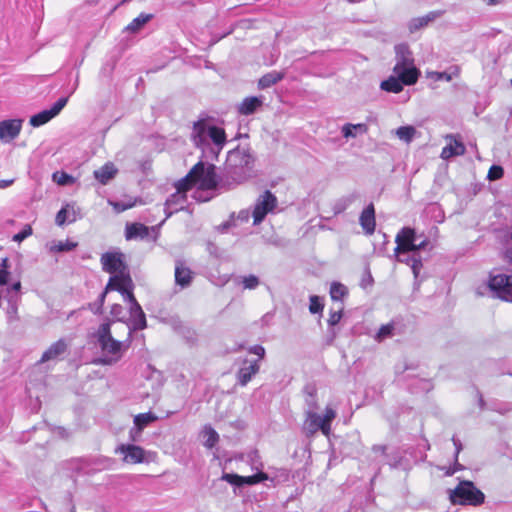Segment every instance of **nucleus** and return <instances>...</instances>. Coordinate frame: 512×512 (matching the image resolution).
Segmentation results:
<instances>
[{
	"label": "nucleus",
	"instance_id": "nucleus-1",
	"mask_svg": "<svg viewBox=\"0 0 512 512\" xmlns=\"http://www.w3.org/2000/svg\"><path fill=\"white\" fill-rule=\"evenodd\" d=\"M253 161V156L246 148H236L230 151L221 173V184L227 186V189H231L243 183L250 176Z\"/></svg>",
	"mask_w": 512,
	"mask_h": 512
},
{
	"label": "nucleus",
	"instance_id": "nucleus-2",
	"mask_svg": "<svg viewBox=\"0 0 512 512\" xmlns=\"http://www.w3.org/2000/svg\"><path fill=\"white\" fill-rule=\"evenodd\" d=\"M110 325V322L102 323L96 332L102 353L98 363L103 365H113L120 361L132 343V337L129 334L124 341L115 340L111 335Z\"/></svg>",
	"mask_w": 512,
	"mask_h": 512
},
{
	"label": "nucleus",
	"instance_id": "nucleus-3",
	"mask_svg": "<svg viewBox=\"0 0 512 512\" xmlns=\"http://www.w3.org/2000/svg\"><path fill=\"white\" fill-rule=\"evenodd\" d=\"M394 73L402 79L406 85H413L418 81L420 71L414 64L413 54L408 45L398 44L395 46Z\"/></svg>",
	"mask_w": 512,
	"mask_h": 512
},
{
	"label": "nucleus",
	"instance_id": "nucleus-4",
	"mask_svg": "<svg viewBox=\"0 0 512 512\" xmlns=\"http://www.w3.org/2000/svg\"><path fill=\"white\" fill-rule=\"evenodd\" d=\"M452 503L459 505L478 506L484 503L485 495L471 481H462L451 491Z\"/></svg>",
	"mask_w": 512,
	"mask_h": 512
},
{
	"label": "nucleus",
	"instance_id": "nucleus-5",
	"mask_svg": "<svg viewBox=\"0 0 512 512\" xmlns=\"http://www.w3.org/2000/svg\"><path fill=\"white\" fill-rule=\"evenodd\" d=\"M419 237L417 236L415 229L410 227L402 228L398 234L396 235V243L397 246L395 248V254L400 257L401 254L407 252H418L420 250H425L429 241L427 238L418 241Z\"/></svg>",
	"mask_w": 512,
	"mask_h": 512
},
{
	"label": "nucleus",
	"instance_id": "nucleus-6",
	"mask_svg": "<svg viewBox=\"0 0 512 512\" xmlns=\"http://www.w3.org/2000/svg\"><path fill=\"white\" fill-rule=\"evenodd\" d=\"M336 411L327 406L323 416L315 411H307V419L305 429L308 434H314L320 430L325 436H329L331 432V423L336 418Z\"/></svg>",
	"mask_w": 512,
	"mask_h": 512
},
{
	"label": "nucleus",
	"instance_id": "nucleus-7",
	"mask_svg": "<svg viewBox=\"0 0 512 512\" xmlns=\"http://www.w3.org/2000/svg\"><path fill=\"white\" fill-rule=\"evenodd\" d=\"M195 166H201V169L194 174V182L196 186L201 190H212L216 188H226L224 184H221V174L217 175L215 172L214 165L205 166L204 163L199 162Z\"/></svg>",
	"mask_w": 512,
	"mask_h": 512
},
{
	"label": "nucleus",
	"instance_id": "nucleus-8",
	"mask_svg": "<svg viewBox=\"0 0 512 512\" xmlns=\"http://www.w3.org/2000/svg\"><path fill=\"white\" fill-rule=\"evenodd\" d=\"M124 301L129 304L130 320L127 324L128 334L132 337L133 332L143 330L147 327L145 313L136 300L133 289H129Z\"/></svg>",
	"mask_w": 512,
	"mask_h": 512
},
{
	"label": "nucleus",
	"instance_id": "nucleus-9",
	"mask_svg": "<svg viewBox=\"0 0 512 512\" xmlns=\"http://www.w3.org/2000/svg\"><path fill=\"white\" fill-rule=\"evenodd\" d=\"M505 257L512 265V261L507 257V250L505 251ZM489 287L498 298L512 302V273L491 276Z\"/></svg>",
	"mask_w": 512,
	"mask_h": 512
},
{
	"label": "nucleus",
	"instance_id": "nucleus-10",
	"mask_svg": "<svg viewBox=\"0 0 512 512\" xmlns=\"http://www.w3.org/2000/svg\"><path fill=\"white\" fill-rule=\"evenodd\" d=\"M277 198L269 190L263 192L256 200L252 212L253 224L259 225L267 216L268 213L273 212L277 208Z\"/></svg>",
	"mask_w": 512,
	"mask_h": 512
},
{
	"label": "nucleus",
	"instance_id": "nucleus-11",
	"mask_svg": "<svg viewBox=\"0 0 512 512\" xmlns=\"http://www.w3.org/2000/svg\"><path fill=\"white\" fill-rule=\"evenodd\" d=\"M129 289H134V283L130 274L113 275L109 278L104 291L99 295L97 300L100 304L104 305L107 293L114 290L120 292L124 300Z\"/></svg>",
	"mask_w": 512,
	"mask_h": 512
},
{
	"label": "nucleus",
	"instance_id": "nucleus-12",
	"mask_svg": "<svg viewBox=\"0 0 512 512\" xmlns=\"http://www.w3.org/2000/svg\"><path fill=\"white\" fill-rule=\"evenodd\" d=\"M129 289H134V283L130 274L113 275L109 278L104 291L99 295L97 300L100 304L104 305L107 293L114 290L120 292L124 300Z\"/></svg>",
	"mask_w": 512,
	"mask_h": 512
},
{
	"label": "nucleus",
	"instance_id": "nucleus-13",
	"mask_svg": "<svg viewBox=\"0 0 512 512\" xmlns=\"http://www.w3.org/2000/svg\"><path fill=\"white\" fill-rule=\"evenodd\" d=\"M102 269L113 275L129 274L121 252H106L100 259Z\"/></svg>",
	"mask_w": 512,
	"mask_h": 512
},
{
	"label": "nucleus",
	"instance_id": "nucleus-14",
	"mask_svg": "<svg viewBox=\"0 0 512 512\" xmlns=\"http://www.w3.org/2000/svg\"><path fill=\"white\" fill-rule=\"evenodd\" d=\"M115 453L123 455V461L131 464L145 461V450L134 444H121L115 449Z\"/></svg>",
	"mask_w": 512,
	"mask_h": 512
},
{
	"label": "nucleus",
	"instance_id": "nucleus-15",
	"mask_svg": "<svg viewBox=\"0 0 512 512\" xmlns=\"http://www.w3.org/2000/svg\"><path fill=\"white\" fill-rule=\"evenodd\" d=\"M267 478V475L263 472H259L251 476H240L232 473H224L221 477L222 480L238 487L243 485H254L266 480Z\"/></svg>",
	"mask_w": 512,
	"mask_h": 512
},
{
	"label": "nucleus",
	"instance_id": "nucleus-16",
	"mask_svg": "<svg viewBox=\"0 0 512 512\" xmlns=\"http://www.w3.org/2000/svg\"><path fill=\"white\" fill-rule=\"evenodd\" d=\"M260 365L258 360L249 361L245 359L243 366L237 372V383L240 386H246L251 379L259 372Z\"/></svg>",
	"mask_w": 512,
	"mask_h": 512
},
{
	"label": "nucleus",
	"instance_id": "nucleus-17",
	"mask_svg": "<svg viewBox=\"0 0 512 512\" xmlns=\"http://www.w3.org/2000/svg\"><path fill=\"white\" fill-rule=\"evenodd\" d=\"M22 127V120L11 119L0 122V139L3 142H10L15 139Z\"/></svg>",
	"mask_w": 512,
	"mask_h": 512
},
{
	"label": "nucleus",
	"instance_id": "nucleus-18",
	"mask_svg": "<svg viewBox=\"0 0 512 512\" xmlns=\"http://www.w3.org/2000/svg\"><path fill=\"white\" fill-rule=\"evenodd\" d=\"M211 125L206 120H199L194 123L191 138L193 143L197 147L204 148L208 145V132L210 131Z\"/></svg>",
	"mask_w": 512,
	"mask_h": 512
},
{
	"label": "nucleus",
	"instance_id": "nucleus-19",
	"mask_svg": "<svg viewBox=\"0 0 512 512\" xmlns=\"http://www.w3.org/2000/svg\"><path fill=\"white\" fill-rule=\"evenodd\" d=\"M449 143L442 149L441 158L449 159L454 156L463 155L466 151L463 142L455 135H447Z\"/></svg>",
	"mask_w": 512,
	"mask_h": 512
},
{
	"label": "nucleus",
	"instance_id": "nucleus-20",
	"mask_svg": "<svg viewBox=\"0 0 512 512\" xmlns=\"http://www.w3.org/2000/svg\"><path fill=\"white\" fill-rule=\"evenodd\" d=\"M264 102L263 96H249L237 105V111L240 115L249 116L257 112Z\"/></svg>",
	"mask_w": 512,
	"mask_h": 512
},
{
	"label": "nucleus",
	"instance_id": "nucleus-21",
	"mask_svg": "<svg viewBox=\"0 0 512 512\" xmlns=\"http://www.w3.org/2000/svg\"><path fill=\"white\" fill-rule=\"evenodd\" d=\"M193 279V273L188 268L183 260H176L175 262V283L181 288L190 286Z\"/></svg>",
	"mask_w": 512,
	"mask_h": 512
},
{
	"label": "nucleus",
	"instance_id": "nucleus-22",
	"mask_svg": "<svg viewBox=\"0 0 512 512\" xmlns=\"http://www.w3.org/2000/svg\"><path fill=\"white\" fill-rule=\"evenodd\" d=\"M69 343L65 339H59L49 346V348L43 353L40 362L45 363L51 360L58 359L60 356L66 353L68 350Z\"/></svg>",
	"mask_w": 512,
	"mask_h": 512
},
{
	"label": "nucleus",
	"instance_id": "nucleus-23",
	"mask_svg": "<svg viewBox=\"0 0 512 512\" xmlns=\"http://www.w3.org/2000/svg\"><path fill=\"white\" fill-rule=\"evenodd\" d=\"M187 203L186 194L175 192L168 197L165 202L166 217H170L174 213L183 210Z\"/></svg>",
	"mask_w": 512,
	"mask_h": 512
},
{
	"label": "nucleus",
	"instance_id": "nucleus-24",
	"mask_svg": "<svg viewBox=\"0 0 512 512\" xmlns=\"http://www.w3.org/2000/svg\"><path fill=\"white\" fill-rule=\"evenodd\" d=\"M359 223L366 235H372L374 233L375 227H376V221H375V209H374L373 204H369L361 212L360 217H359Z\"/></svg>",
	"mask_w": 512,
	"mask_h": 512
},
{
	"label": "nucleus",
	"instance_id": "nucleus-25",
	"mask_svg": "<svg viewBox=\"0 0 512 512\" xmlns=\"http://www.w3.org/2000/svg\"><path fill=\"white\" fill-rule=\"evenodd\" d=\"M150 230H154V227L149 228L142 223H127L125 227V238L127 240H143L149 236Z\"/></svg>",
	"mask_w": 512,
	"mask_h": 512
},
{
	"label": "nucleus",
	"instance_id": "nucleus-26",
	"mask_svg": "<svg viewBox=\"0 0 512 512\" xmlns=\"http://www.w3.org/2000/svg\"><path fill=\"white\" fill-rule=\"evenodd\" d=\"M460 71L461 70L458 65H452L446 71L443 72L426 70L425 75L427 79L433 81L450 82L453 78H456L460 75Z\"/></svg>",
	"mask_w": 512,
	"mask_h": 512
},
{
	"label": "nucleus",
	"instance_id": "nucleus-27",
	"mask_svg": "<svg viewBox=\"0 0 512 512\" xmlns=\"http://www.w3.org/2000/svg\"><path fill=\"white\" fill-rule=\"evenodd\" d=\"M117 169L114 164L108 162L100 169L94 171V177L103 185H106L111 179L115 177Z\"/></svg>",
	"mask_w": 512,
	"mask_h": 512
},
{
	"label": "nucleus",
	"instance_id": "nucleus-28",
	"mask_svg": "<svg viewBox=\"0 0 512 512\" xmlns=\"http://www.w3.org/2000/svg\"><path fill=\"white\" fill-rule=\"evenodd\" d=\"M199 169H201V166H194L185 177L177 181L175 184L176 192L186 194L193 186H196L193 178Z\"/></svg>",
	"mask_w": 512,
	"mask_h": 512
},
{
	"label": "nucleus",
	"instance_id": "nucleus-29",
	"mask_svg": "<svg viewBox=\"0 0 512 512\" xmlns=\"http://www.w3.org/2000/svg\"><path fill=\"white\" fill-rule=\"evenodd\" d=\"M76 211L74 205L67 204L56 214L55 222L58 226H63L66 222L76 221Z\"/></svg>",
	"mask_w": 512,
	"mask_h": 512
},
{
	"label": "nucleus",
	"instance_id": "nucleus-30",
	"mask_svg": "<svg viewBox=\"0 0 512 512\" xmlns=\"http://www.w3.org/2000/svg\"><path fill=\"white\" fill-rule=\"evenodd\" d=\"M285 77L284 71H271L265 75H263L258 81V87L260 89H267L278 82H280Z\"/></svg>",
	"mask_w": 512,
	"mask_h": 512
},
{
	"label": "nucleus",
	"instance_id": "nucleus-31",
	"mask_svg": "<svg viewBox=\"0 0 512 512\" xmlns=\"http://www.w3.org/2000/svg\"><path fill=\"white\" fill-rule=\"evenodd\" d=\"M406 85L400 77L390 76L380 84V88L386 92L400 93L403 90V86Z\"/></svg>",
	"mask_w": 512,
	"mask_h": 512
},
{
	"label": "nucleus",
	"instance_id": "nucleus-32",
	"mask_svg": "<svg viewBox=\"0 0 512 512\" xmlns=\"http://www.w3.org/2000/svg\"><path fill=\"white\" fill-rule=\"evenodd\" d=\"M368 131V127L364 123L358 124H345L342 127V135L345 138H355L358 134H365Z\"/></svg>",
	"mask_w": 512,
	"mask_h": 512
},
{
	"label": "nucleus",
	"instance_id": "nucleus-33",
	"mask_svg": "<svg viewBox=\"0 0 512 512\" xmlns=\"http://www.w3.org/2000/svg\"><path fill=\"white\" fill-rule=\"evenodd\" d=\"M153 18L152 14L141 13L136 18H134L125 28L126 31L130 33L139 32L143 26L148 23Z\"/></svg>",
	"mask_w": 512,
	"mask_h": 512
},
{
	"label": "nucleus",
	"instance_id": "nucleus-34",
	"mask_svg": "<svg viewBox=\"0 0 512 512\" xmlns=\"http://www.w3.org/2000/svg\"><path fill=\"white\" fill-rule=\"evenodd\" d=\"M77 247V243L66 240V241H52L47 244V248L50 253H61V252H69L74 250Z\"/></svg>",
	"mask_w": 512,
	"mask_h": 512
},
{
	"label": "nucleus",
	"instance_id": "nucleus-35",
	"mask_svg": "<svg viewBox=\"0 0 512 512\" xmlns=\"http://www.w3.org/2000/svg\"><path fill=\"white\" fill-rule=\"evenodd\" d=\"M208 133V143L212 141L218 148H222L226 141L224 129L217 126H212L210 127V131Z\"/></svg>",
	"mask_w": 512,
	"mask_h": 512
},
{
	"label": "nucleus",
	"instance_id": "nucleus-36",
	"mask_svg": "<svg viewBox=\"0 0 512 512\" xmlns=\"http://www.w3.org/2000/svg\"><path fill=\"white\" fill-rule=\"evenodd\" d=\"M416 134V128L411 125L401 126L395 130V135L407 144L412 142Z\"/></svg>",
	"mask_w": 512,
	"mask_h": 512
},
{
	"label": "nucleus",
	"instance_id": "nucleus-37",
	"mask_svg": "<svg viewBox=\"0 0 512 512\" xmlns=\"http://www.w3.org/2000/svg\"><path fill=\"white\" fill-rule=\"evenodd\" d=\"M304 394L308 411H315L318 408L315 386L311 384L306 385L304 388Z\"/></svg>",
	"mask_w": 512,
	"mask_h": 512
},
{
	"label": "nucleus",
	"instance_id": "nucleus-38",
	"mask_svg": "<svg viewBox=\"0 0 512 512\" xmlns=\"http://www.w3.org/2000/svg\"><path fill=\"white\" fill-rule=\"evenodd\" d=\"M202 435L204 439V446L209 449L213 448L219 441L218 433L211 426H205Z\"/></svg>",
	"mask_w": 512,
	"mask_h": 512
},
{
	"label": "nucleus",
	"instance_id": "nucleus-39",
	"mask_svg": "<svg viewBox=\"0 0 512 512\" xmlns=\"http://www.w3.org/2000/svg\"><path fill=\"white\" fill-rule=\"evenodd\" d=\"M157 420V416L152 412L140 413L134 417L133 423L141 429H145L152 422Z\"/></svg>",
	"mask_w": 512,
	"mask_h": 512
},
{
	"label": "nucleus",
	"instance_id": "nucleus-40",
	"mask_svg": "<svg viewBox=\"0 0 512 512\" xmlns=\"http://www.w3.org/2000/svg\"><path fill=\"white\" fill-rule=\"evenodd\" d=\"M348 294V290L345 285L339 282H333L330 286V297L333 301H342V299Z\"/></svg>",
	"mask_w": 512,
	"mask_h": 512
},
{
	"label": "nucleus",
	"instance_id": "nucleus-41",
	"mask_svg": "<svg viewBox=\"0 0 512 512\" xmlns=\"http://www.w3.org/2000/svg\"><path fill=\"white\" fill-rule=\"evenodd\" d=\"M52 115L50 114V112L46 109V110H43L35 115H33L31 118H30V124L33 126V127H39L41 125H44L46 124L47 122H49L51 119H52Z\"/></svg>",
	"mask_w": 512,
	"mask_h": 512
},
{
	"label": "nucleus",
	"instance_id": "nucleus-42",
	"mask_svg": "<svg viewBox=\"0 0 512 512\" xmlns=\"http://www.w3.org/2000/svg\"><path fill=\"white\" fill-rule=\"evenodd\" d=\"M399 261L407 263L411 267L414 276L418 277L422 268V260L420 256L416 257L413 255L411 257H407L406 259L399 258Z\"/></svg>",
	"mask_w": 512,
	"mask_h": 512
},
{
	"label": "nucleus",
	"instance_id": "nucleus-43",
	"mask_svg": "<svg viewBox=\"0 0 512 512\" xmlns=\"http://www.w3.org/2000/svg\"><path fill=\"white\" fill-rule=\"evenodd\" d=\"M109 204L113 207L117 213L124 212L136 205V200H120V201H109Z\"/></svg>",
	"mask_w": 512,
	"mask_h": 512
},
{
	"label": "nucleus",
	"instance_id": "nucleus-44",
	"mask_svg": "<svg viewBox=\"0 0 512 512\" xmlns=\"http://www.w3.org/2000/svg\"><path fill=\"white\" fill-rule=\"evenodd\" d=\"M241 283L244 289L253 290L256 289L259 284V278L253 274L241 277Z\"/></svg>",
	"mask_w": 512,
	"mask_h": 512
},
{
	"label": "nucleus",
	"instance_id": "nucleus-45",
	"mask_svg": "<svg viewBox=\"0 0 512 512\" xmlns=\"http://www.w3.org/2000/svg\"><path fill=\"white\" fill-rule=\"evenodd\" d=\"M9 260L8 258H2L0 260V285H5L9 276Z\"/></svg>",
	"mask_w": 512,
	"mask_h": 512
},
{
	"label": "nucleus",
	"instance_id": "nucleus-46",
	"mask_svg": "<svg viewBox=\"0 0 512 512\" xmlns=\"http://www.w3.org/2000/svg\"><path fill=\"white\" fill-rule=\"evenodd\" d=\"M394 326L392 324L382 325L376 334L377 341H383L384 339L393 335Z\"/></svg>",
	"mask_w": 512,
	"mask_h": 512
},
{
	"label": "nucleus",
	"instance_id": "nucleus-47",
	"mask_svg": "<svg viewBox=\"0 0 512 512\" xmlns=\"http://www.w3.org/2000/svg\"><path fill=\"white\" fill-rule=\"evenodd\" d=\"M323 308H324V304L321 301L320 297H318L316 295H313L310 297L309 311L312 314L322 312Z\"/></svg>",
	"mask_w": 512,
	"mask_h": 512
},
{
	"label": "nucleus",
	"instance_id": "nucleus-48",
	"mask_svg": "<svg viewBox=\"0 0 512 512\" xmlns=\"http://www.w3.org/2000/svg\"><path fill=\"white\" fill-rule=\"evenodd\" d=\"M67 102H68V97H61L52 105V107L50 109H47V110L50 112V114L54 118L66 106Z\"/></svg>",
	"mask_w": 512,
	"mask_h": 512
},
{
	"label": "nucleus",
	"instance_id": "nucleus-49",
	"mask_svg": "<svg viewBox=\"0 0 512 512\" xmlns=\"http://www.w3.org/2000/svg\"><path fill=\"white\" fill-rule=\"evenodd\" d=\"M33 233V230L31 228L30 225H25V227L17 234H15L13 236V241H16V242H22L23 240H25L26 238H28L29 236H31Z\"/></svg>",
	"mask_w": 512,
	"mask_h": 512
},
{
	"label": "nucleus",
	"instance_id": "nucleus-50",
	"mask_svg": "<svg viewBox=\"0 0 512 512\" xmlns=\"http://www.w3.org/2000/svg\"><path fill=\"white\" fill-rule=\"evenodd\" d=\"M342 318V307H339L337 310H331L328 318L329 326H335L340 322Z\"/></svg>",
	"mask_w": 512,
	"mask_h": 512
},
{
	"label": "nucleus",
	"instance_id": "nucleus-51",
	"mask_svg": "<svg viewBox=\"0 0 512 512\" xmlns=\"http://www.w3.org/2000/svg\"><path fill=\"white\" fill-rule=\"evenodd\" d=\"M503 172L504 171H503V168L501 166L493 165L489 169L488 178L490 180H498V179H500L503 176Z\"/></svg>",
	"mask_w": 512,
	"mask_h": 512
},
{
	"label": "nucleus",
	"instance_id": "nucleus-52",
	"mask_svg": "<svg viewBox=\"0 0 512 512\" xmlns=\"http://www.w3.org/2000/svg\"><path fill=\"white\" fill-rule=\"evenodd\" d=\"M143 429L139 428L134 424V426L129 431V439L132 442H138L141 439Z\"/></svg>",
	"mask_w": 512,
	"mask_h": 512
},
{
	"label": "nucleus",
	"instance_id": "nucleus-53",
	"mask_svg": "<svg viewBox=\"0 0 512 512\" xmlns=\"http://www.w3.org/2000/svg\"><path fill=\"white\" fill-rule=\"evenodd\" d=\"M428 25L427 20H425L423 17L415 18L410 22V30L415 31L418 30L424 26Z\"/></svg>",
	"mask_w": 512,
	"mask_h": 512
},
{
	"label": "nucleus",
	"instance_id": "nucleus-54",
	"mask_svg": "<svg viewBox=\"0 0 512 512\" xmlns=\"http://www.w3.org/2000/svg\"><path fill=\"white\" fill-rule=\"evenodd\" d=\"M110 314L116 318L118 321H121V316L123 314V307L120 304H113L110 310Z\"/></svg>",
	"mask_w": 512,
	"mask_h": 512
},
{
	"label": "nucleus",
	"instance_id": "nucleus-55",
	"mask_svg": "<svg viewBox=\"0 0 512 512\" xmlns=\"http://www.w3.org/2000/svg\"><path fill=\"white\" fill-rule=\"evenodd\" d=\"M249 353L255 354L259 357V359H263L265 356V349L261 345H254L249 348Z\"/></svg>",
	"mask_w": 512,
	"mask_h": 512
},
{
	"label": "nucleus",
	"instance_id": "nucleus-56",
	"mask_svg": "<svg viewBox=\"0 0 512 512\" xmlns=\"http://www.w3.org/2000/svg\"><path fill=\"white\" fill-rule=\"evenodd\" d=\"M102 307H103V305H102V304H100V303L98 302V300H96L95 302H93V303H90V304H89V308H90V310H91L94 314H100V313H102Z\"/></svg>",
	"mask_w": 512,
	"mask_h": 512
},
{
	"label": "nucleus",
	"instance_id": "nucleus-57",
	"mask_svg": "<svg viewBox=\"0 0 512 512\" xmlns=\"http://www.w3.org/2000/svg\"><path fill=\"white\" fill-rule=\"evenodd\" d=\"M72 182H73V177L66 173H62L60 178L58 179V184H60V185H66V184H69Z\"/></svg>",
	"mask_w": 512,
	"mask_h": 512
},
{
	"label": "nucleus",
	"instance_id": "nucleus-58",
	"mask_svg": "<svg viewBox=\"0 0 512 512\" xmlns=\"http://www.w3.org/2000/svg\"><path fill=\"white\" fill-rule=\"evenodd\" d=\"M452 441L455 446V457L457 458L458 454L462 450V444H461V441L458 438H456L455 436L452 438Z\"/></svg>",
	"mask_w": 512,
	"mask_h": 512
},
{
	"label": "nucleus",
	"instance_id": "nucleus-59",
	"mask_svg": "<svg viewBox=\"0 0 512 512\" xmlns=\"http://www.w3.org/2000/svg\"><path fill=\"white\" fill-rule=\"evenodd\" d=\"M440 12H430L427 15L423 16L425 20H427V24L433 20H435L438 16H440Z\"/></svg>",
	"mask_w": 512,
	"mask_h": 512
},
{
	"label": "nucleus",
	"instance_id": "nucleus-60",
	"mask_svg": "<svg viewBox=\"0 0 512 512\" xmlns=\"http://www.w3.org/2000/svg\"><path fill=\"white\" fill-rule=\"evenodd\" d=\"M249 216H250V213H249L248 210H242V211L239 212L238 218L241 221H248Z\"/></svg>",
	"mask_w": 512,
	"mask_h": 512
},
{
	"label": "nucleus",
	"instance_id": "nucleus-61",
	"mask_svg": "<svg viewBox=\"0 0 512 512\" xmlns=\"http://www.w3.org/2000/svg\"><path fill=\"white\" fill-rule=\"evenodd\" d=\"M14 183V179L0 180V189H5Z\"/></svg>",
	"mask_w": 512,
	"mask_h": 512
},
{
	"label": "nucleus",
	"instance_id": "nucleus-62",
	"mask_svg": "<svg viewBox=\"0 0 512 512\" xmlns=\"http://www.w3.org/2000/svg\"><path fill=\"white\" fill-rule=\"evenodd\" d=\"M373 450L375 452H380V453L384 454L385 451H386V446H384V445H375V446H373Z\"/></svg>",
	"mask_w": 512,
	"mask_h": 512
},
{
	"label": "nucleus",
	"instance_id": "nucleus-63",
	"mask_svg": "<svg viewBox=\"0 0 512 512\" xmlns=\"http://www.w3.org/2000/svg\"><path fill=\"white\" fill-rule=\"evenodd\" d=\"M230 226V222H225L223 224H221L218 228L221 232H224L226 231Z\"/></svg>",
	"mask_w": 512,
	"mask_h": 512
},
{
	"label": "nucleus",
	"instance_id": "nucleus-64",
	"mask_svg": "<svg viewBox=\"0 0 512 512\" xmlns=\"http://www.w3.org/2000/svg\"><path fill=\"white\" fill-rule=\"evenodd\" d=\"M478 394H479V400H478L479 407H480V409H482V410H483V409H484V407H485V401H484V399H483L482 395H481L480 393H478Z\"/></svg>",
	"mask_w": 512,
	"mask_h": 512
}]
</instances>
